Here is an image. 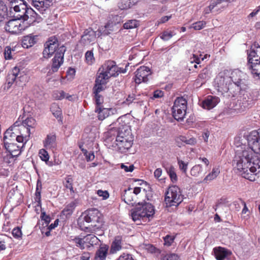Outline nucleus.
<instances>
[{"label": "nucleus", "mask_w": 260, "mask_h": 260, "mask_svg": "<svg viewBox=\"0 0 260 260\" xmlns=\"http://www.w3.org/2000/svg\"><path fill=\"white\" fill-rule=\"evenodd\" d=\"M85 58L86 62L91 65L95 62V58L92 50H88L85 54Z\"/></svg>", "instance_id": "nucleus-43"}, {"label": "nucleus", "mask_w": 260, "mask_h": 260, "mask_svg": "<svg viewBox=\"0 0 260 260\" xmlns=\"http://www.w3.org/2000/svg\"><path fill=\"white\" fill-rule=\"evenodd\" d=\"M237 102L240 109L241 110H244L247 108H249L253 104V101L250 96V94L247 92H245L242 96L239 97Z\"/></svg>", "instance_id": "nucleus-17"}, {"label": "nucleus", "mask_w": 260, "mask_h": 260, "mask_svg": "<svg viewBox=\"0 0 260 260\" xmlns=\"http://www.w3.org/2000/svg\"><path fill=\"white\" fill-rule=\"evenodd\" d=\"M76 206V203L74 202H71L62 211V214L66 216V217L70 216L73 213Z\"/></svg>", "instance_id": "nucleus-38"}, {"label": "nucleus", "mask_w": 260, "mask_h": 260, "mask_svg": "<svg viewBox=\"0 0 260 260\" xmlns=\"http://www.w3.org/2000/svg\"><path fill=\"white\" fill-rule=\"evenodd\" d=\"M20 18H17L10 20L5 25L6 30L11 34H18L30 25L31 23L28 24L27 22H25L26 20L22 21Z\"/></svg>", "instance_id": "nucleus-8"}, {"label": "nucleus", "mask_w": 260, "mask_h": 260, "mask_svg": "<svg viewBox=\"0 0 260 260\" xmlns=\"http://www.w3.org/2000/svg\"><path fill=\"white\" fill-rule=\"evenodd\" d=\"M220 170L218 168H213L212 172L210 173L204 178L203 182L207 183L208 181H211L215 179L219 174Z\"/></svg>", "instance_id": "nucleus-36"}, {"label": "nucleus", "mask_w": 260, "mask_h": 260, "mask_svg": "<svg viewBox=\"0 0 260 260\" xmlns=\"http://www.w3.org/2000/svg\"><path fill=\"white\" fill-rule=\"evenodd\" d=\"M139 25V21L136 19L129 20L123 24L124 29H132L137 27Z\"/></svg>", "instance_id": "nucleus-42"}, {"label": "nucleus", "mask_w": 260, "mask_h": 260, "mask_svg": "<svg viewBox=\"0 0 260 260\" xmlns=\"http://www.w3.org/2000/svg\"><path fill=\"white\" fill-rule=\"evenodd\" d=\"M39 156L41 159L43 161L48 160L49 159V155L48 152L44 149H41L39 152Z\"/></svg>", "instance_id": "nucleus-53"}, {"label": "nucleus", "mask_w": 260, "mask_h": 260, "mask_svg": "<svg viewBox=\"0 0 260 260\" xmlns=\"http://www.w3.org/2000/svg\"><path fill=\"white\" fill-rule=\"evenodd\" d=\"M41 189H42V183L39 179L38 180L37 185H36V200H39L40 201L41 199ZM40 202H39V203Z\"/></svg>", "instance_id": "nucleus-49"}, {"label": "nucleus", "mask_w": 260, "mask_h": 260, "mask_svg": "<svg viewBox=\"0 0 260 260\" xmlns=\"http://www.w3.org/2000/svg\"><path fill=\"white\" fill-rule=\"evenodd\" d=\"M202 56V55H200V57L198 55L193 54L192 57H191L190 58V62L191 63H196V64H200L201 63L200 58Z\"/></svg>", "instance_id": "nucleus-61"}, {"label": "nucleus", "mask_w": 260, "mask_h": 260, "mask_svg": "<svg viewBox=\"0 0 260 260\" xmlns=\"http://www.w3.org/2000/svg\"><path fill=\"white\" fill-rule=\"evenodd\" d=\"M109 246L107 245H101L96 251L94 259L95 260H105L107 257Z\"/></svg>", "instance_id": "nucleus-27"}, {"label": "nucleus", "mask_w": 260, "mask_h": 260, "mask_svg": "<svg viewBox=\"0 0 260 260\" xmlns=\"http://www.w3.org/2000/svg\"><path fill=\"white\" fill-rule=\"evenodd\" d=\"M73 181L71 175H67L65 178V181L63 183L64 187L67 189H69L71 192H74Z\"/></svg>", "instance_id": "nucleus-45"}, {"label": "nucleus", "mask_w": 260, "mask_h": 260, "mask_svg": "<svg viewBox=\"0 0 260 260\" xmlns=\"http://www.w3.org/2000/svg\"><path fill=\"white\" fill-rule=\"evenodd\" d=\"M145 249L149 252L152 253H156L159 254L160 250L155 247L153 245L151 244L146 245Z\"/></svg>", "instance_id": "nucleus-58"}, {"label": "nucleus", "mask_w": 260, "mask_h": 260, "mask_svg": "<svg viewBox=\"0 0 260 260\" xmlns=\"http://www.w3.org/2000/svg\"><path fill=\"white\" fill-rule=\"evenodd\" d=\"M152 72L149 68L146 66H141L135 72V81L137 84L142 82L147 83L149 77L151 75Z\"/></svg>", "instance_id": "nucleus-12"}, {"label": "nucleus", "mask_w": 260, "mask_h": 260, "mask_svg": "<svg viewBox=\"0 0 260 260\" xmlns=\"http://www.w3.org/2000/svg\"><path fill=\"white\" fill-rule=\"evenodd\" d=\"M206 25V22L204 21H200L193 23L191 28H193L195 30H200L204 27Z\"/></svg>", "instance_id": "nucleus-54"}, {"label": "nucleus", "mask_w": 260, "mask_h": 260, "mask_svg": "<svg viewBox=\"0 0 260 260\" xmlns=\"http://www.w3.org/2000/svg\"><path fill=\"white\" fill-rule=\"evenodd\" d=\"M19 73V69L17 67L14 68L7 76L5 89L8 90L14 83Z\"/></svg>", "instance_id": "nucleus-20"}, {"label": "nucleus", "mask_w": 260, "mask_h": 260, "mask_svg": "<svg viewBox=\"0 0 260 260\" xmlns=\"http://www.w3.org/2000/svg\"><path fill=\"white\" fill-rule=\"evenodd\" d=\"M219 101L220 100L219 98L217 96H208L203 101L202 107L204 109L210 110L215 107Z\"/></svg>", "instance_id": "nucleus-21"}, {"label": "nucleus", "mask_w": 260, "mask_h": 260, "mask_svg": "<svg viewBox=\"0 0 260 260\" xmlns=\"http://www.w3.org/2000/svg\"><path fill=\"white\" fill-rule=\"evenodd\" d=\"M66 48L64 46H60L52 59V64L51 70L53 73L56 72L63 61L64 53Z\"/></svg>", "instance_id": "nucleus-13"}, {"label": "nucleus", "mask_w": 260, "mask_h": 260, "mask_svg": "<svg viewBox=\"0 0 260 260\" xmlns=\"http://www.w3.org/2000/svg\"><path fill=\"white\" fill-rule=\"evenodd\" d=\"M57 38L55 36L50 37L47 41L44 44L45 48L43 52V56L45 58H48L50 57L53 54L57 51L59 47Z\"/></svg>", "instance_id": "nucleus-11"}, {"label": "nucleus", "mask_w": 260, "mask_h": 260, "mask_svg": "<svg viewBox=\"0 0 260 260\" xmlns=\"http://www.w3.org/2000/svg\"><path fill=\"white\" fill-rule=\"evenodd\" d=\"M101 68L110 78L118 75L119 67L116 66L115 62L114 61H107Z\"/></svg>", "instance_id": "nucleus-15"}, {"label": "nucleus", "mask_w": 260, "mask_h": 260, "mask_svg": "<svg viewBox=\"0 0 260 260\" xmlns=\"http://www.w3.org/2000/svg\"><path fill=\"white\" fill-rule=\"evenodd\" d=\"M18 132H15L13 128H8L5 132L4 137V145L10 144L11 142H15V138Z\"/></svg>", "instance_id": "nucleus-23"}, {"label": "nucleus", "mask_w": 260, "mask_h": 260, "mask_svg": "<svg viewBox=\"0 0 260 260\" xmlns=\"http://www.w3.org/2000/svg\"><path fill=\"white\" fill-rule=\"evenodd\" d=\"M50 110L52 114L57 118H60L62 115V111L59 108V106L56 104L53 103L51 105Z\"/></svg>", "instance_id": "nucleus-41"}, {"label": "nucleus", "mask_w": 260, "mask_h": 260, "mask_svg": "<svg viewBox=\"0 0 260 260\" xmlns=\"http://www.w3.org/2000/svg\"><path fill=\"white\" fill-rule=\"evenodd\" d=\"M8 240H9V238L6 235L0 236V252L6 249V242Z\"/></svg>", "instance_id": "nucleus-56"}, {"label": "nucleus", "mask_w": 260, "mask_h": 260, "mask_svg": "<svg viewBox=\"0 0 260 260\" xmlns=\"http://www.w3.org/2000/svg\"><path fill=\"white\" fill-rule=\"evenodd\" d=\"M6 149L9 152L10 154H7V157L17 156L21 153V149L23 146L22 145H17L15 142H11L10 144L4 145Z\"/></svg>", "instance_id": "nucleus-19"}, {"label": "nucleus", "mask_w": 260, "mask_h": 260, "mask_svg": "<svg viewBox=\"0 0 260 260\" xmlns=\"http://www.w3.org/2000/svg\"><path fill=\"white\" fill-rule=\"evenodd\" d=\"M122 200L127 204L134 206L137 203L136 196L133 192L132 188L128 187L127 189L124 190L123 193L121 195Z\"/></svg>", "instance_id": "nucleus-18"}, {"label": "nucleus", "mask_w": 260, "mask_h": 260, "mask_svg": "<svg viewBox=\"0 0 260 260\" xmlns=\"http://www.w3.org/2000/svg\"><path fill=\"white\" fill-rule=\"evenodd\" d=\"M99 72H101L98 74L95 82L106 85L110 77L102 70V68L99 69Z\"/></svg>", "instance_id": "nucleus-32"}, {"label": "nucleus", "mask_w": 260, "mask_h": 260, "mask_svg": "<svg viewBox=\"0 0 260 260\" xmlns=\"http://www.w3.org/2000/svg\"><path fill=\"white\" fill-rule=\"evenodd\" d=\"M96 32L91 28L86 29L81 37L80 43L83 46L93 44L96 39Z\"/></svg>", "instance_id": "nucleus-14"}, {"label": "nucleus", "mask_w": 260, "mask_h": 260, "mask_svg": "<svg viewBox=\"0 0 260 260\" xmlns=\"http://www.w3.org/2000/svg\"><path fill=\"white\" fill-rule=\"evenodd\" d=\"M222 1V0H211V3L215 12L217 13H220L228 7V4L224 3Z\"/></svg>", "instance_id": "nucleus-30"}, {"label": "nucleus", "mask_w": 260, "mask_h": 260, "mask_svg": "<svg viewBox=\"0 0 260 260\" xmlns=\"http://www.w3.org/2000/svg\"><path fill=\"white\" fill-rule=\"evenodd\" d=\"M51 3V0H34V7L43 13V11L50 6Z\"/></svg>", "instance_id": "nucleus-28"}, {"label": "nucleus", "mask_w": 260, "mask_h": 260, "mask_svg": "<svg viewBox=\"0 0 260 260\" xmlns=\"http://www.w3.org/2000/svg\"><path fill=\"white\" fill-rule=\"evenodd\" d=\"M162 260H179V256L174 253L167 254L162 258Z\"/></svg>", "instance_id": "nucleus-59"}, {"label": "nucleus", "mask_w": 260, "mask_h": 260, "mask_svg": "<svg viewBox=\"0 0 260 260\" xmlns=\"http://www.w3.org/2000/svg\"><path fill=\"white\" fill-rule=\"evenodd\" d=\"M187 101L183 97L177 98L172 108L174 118L177 121L182 120L186 113Z\"/></svg>", "instance_id": "nucleus-7"}, {"label": "nucleus", "mask_w": 260, "mask_h": 260, "mask_svg": "<svg viewBox=\"0 0 260 260\" xmlns=\"http://www.w3.org/2000/svg\"><path fill=\"white\" fill-rule=\"evenodd\" d=\"M118 6L121 10H125L131 7L129 0H120L118 4Z\"/></svg>", "instance_id": "nucleus-50"}, {"label": "nucleus", "mask_w": 260, "mask_h": 260, "mask_svg": "<svg viewBox=\"0 0 260 260\" xmlns=\"http://www.w3.org/2000/svg\"><path fill=\"white\" fill-rule=\"evenodd\" d=\"M246 77V75L243 72L236 70L231 73L230 76L220 73L217 76L215 82L218 91L234 97L240 91L247 88L248 83Z\"/></svg>", "instance_id": "nucleus-2"}, {"label": "nucleus", "mask_w": 260, "mask_h": 260, "mask_svg": "<svg viewBox=\"0 0 260 260\" xmlns=\"http://www.w3.org/2000/svg\"><path fill=\"white\" fill-rule=\"evenodd\" d=\"M22 46L24 48H29L32 46V36L31 34L25 36L22 39Z\"/></svg>", "instance_id": "nucleus-39"}, {"label": "nucleus", "mask_w": 260, "mask_h": 260, "mask_svg": "<svg viewBox=\"0 0 260 260\" xmlns=\"http://www.w3.org/2000/svg\"><path fill=\"white\" fill-rule=\"evenodd\" d=\"M255 53L252 52L247 57V69L250 71L253 77L260 78V56L255 55Z\"/></svg>", "instance_id": "nucleus-9"}, {"label": "nucleus", "mask_w": 260, "mask_h": 260, "mask_svg": "<svg viewBox=\"0 0 260 260\" xmlns=\"http://www.w3.org/2000/svg\"><path fill=\"white\" fill-rule=\"evenodd\" d=\"M103 220L101 213L95 209H89L83 212L78 220L81 229L93 232L101 228Z\"/></svg>", "instance_id": "nucleus-3"}, {"label": "nucleus", "mask_w": 260, "mask_h": 260, "mask_svg": "<svg viewBox=\"0 0 260 260\" xmlns=\"http://www.w3.org/2000/svg\"><path fill=\"white\" fill-rule=\"evenodd\" d=\"M94 111L98 114V118L100 121H103L106 118L116 114L117 113L115 108H106L103 106L95 107Z\"/></svg>", "instance_id": "nucleus-16"}, {"label": "nucleus", "mask_w": 260, "mask_h": 260, "mask_svg": "<svg viewBox=\"0 0 260 260\" xmlns=\"http://www.w3.org/2000/svg\"><path fill=\"white\" fill-rule=\"evenodd\" d=\"M52 98L55 100H62L63 99H66L70 101L73 100V95L66 93L63 90L54 91L52 93Z\"/></svg>", "instance_id": "nucleus-29"}, {"label": "nucleus", "mask_w": 260, "mask_h": 260, "mask_svg": "<svg viewBox=\"0 0 260 260\" xmlns=\"http://www.w3.org/2000/svg\"><path fill=\"white\" fill-rule=\"evenodd\" d=\"M44 146L46 149H52L56 146V135L53 134L48 135L44 141Z\"/></svg>", "instance_id": "nucleus-24"}, {"label": "nucleus", "mask_w": 260, "mask_h": 260, "mask_svg": "<svg viewBox=\"0 0 260 260\" xmlns=\"http://www.w3.org/2000/svg\"><path fill=\"white\" fill-rule=\"evenodd\" d=\"M99 239L94 235L88 234L84 237V241L91 245H96L99 242Z\"/></svg>", "instance_id": "nucleus-40"}, {"label": "nucleus", "mask_w": 260, "mask_h": 260, "mask_svg": "<svg viewBox=\"0 0 260 260\" xmlns=\"http://www.w3.org/2000/svg\"><path fill=\"white\" fill-rule=\"evenodd\" d=\"M73 241L75 243L76 246L79 247L81 249H84V244L85 243L84 241V238H80L78 237H75L73 239Z\"/></svg>", "instance_id": "nucleus-55"}, {"label": "nucleus", "mask_w": 260, "mask_h": 260, "mask_svg": "<svg viewBox=\"0 0 260 260\" xmlns=\"http://www.w3.org/2000/svg\"><path fill=\"white\" fill-rule=\"evenodd\" d=\"M248 145L237 146L233 160V166L242 176L251 181L257 180L260 175V129L252 131L244 135Z\"/></svg>", "instance_id": "nucleus-1"}, {"label": "nucleus", "mask_w": 260, "mask_h": 260, "mask_svg": "<svg viewBox=\"0 0 260 260\" xmlns=\"http://www.w3.org/2000/svg\"><path fill=\"white\" fill-rule=\"evenodd\" d=\"M96 104L95 107H102V104L104 102L103 97L100 94H94Z\"/></svg>", "instance_id": "nucleus-57"}, {"label": "nucleus", "mask_w": 260, "mask_h": 260, "mask_svg": "<svg viewBox=\"0 0 260 260\" xmlns=\"http://www.w3.org/2000/svg\"><path fill=\"white\" fill-rule=\"evenodd\" d=\"M210 74L209 70L207 68L203 69L198 75L197 82H201L202 84L205 83L206 81L209 79Z\"/></svg>", "instance_id": "nucleus-34"}, {"label": "nucleus", "mask_w": 260, "mask_h": 260, "mask_svg": "<svg viewBox=\"0 0 260 260\" xmlns=\"http://www.w3.org/2000/svg\"><path fill=\"white\" fill-rule=\"evenodd\" d=\"M12 235L16 238H19L21 237L22 233L19 228H14L12 232Z\"/></svg>", "instance_id": "nucleus-63"}, {"label": "nucleus", "mask_w": 260, "mask_h": 260, "mask_svg": "<svg viewBox=\"0 0 260 260\" xmlns=\"http://www.w3.org/2000/svg\"><path fill=\"white\" fill-rule=\"evenodd\" d=\"M202 171V167L200 165H196L190 170V174L194 177L198 176Z\"/></svg>", "instance_id": "nucleus-46"}, {"label": "nucleus", "mask_w": 260, "mask_h": 260, "mask_svg": "<svg viewBox=\"0 0 260 260\" xmlns=\"http://www.w3.org/2000/svg\"><path fill=\"white\" fill-rule=\"evenodd\" d=\"M165 168L172 182L173 183L176 182L178 180V178L174 167L171 165L169 167H165Z\"/></svg>", "instance_id": "nucleus-35"}, {"label": "nucleus", "mask_w": 260, "mask_h": 260, "mask_svg": "<svg viewBox=\"0 0 260 260\" xmlns=\"http://www.w3.org/2000/svg\"><path fill=\"white\" fill-rule=\"evenodd\" d=\"M214 252L217 260H224L231 253L226 249L220 247L214 248Z\"/></svg>", "instance_id": "nucleus-26"}, {"label": "nucleus", "mask_w": 260, "mask_h": 260, "mask_svg": "<svg viewBox=\"0 0 260 260\" xmlns=\"http://www.w3.org/2000/svg\"><path fill=\"white\" fill-rule=\"evenodd\" d=\"M27 9H24L23 10L21 9V7L19 6H18V8L14 9V11L17 13L16 17L17 18H22L24 20H27L28 18V16L27 15L28 10Z\"/></svg>", "instance_id": "nucleus-37"}, {"label": "nucleus", "mask_w": 260, "mask_h": 260, "mask_svg": "<svg viewBox=\"0 0 260 260\" xmlns=\"http://www.w3.org/2000/svg\"><path fill=\"white\" fill-rule=\"evenodd\" d=\"M84 137L88 138L89 140L92 141L94 139V134L90 131L89 128H87L85 129Z\"/></svg>", "instance_id": "nucleus-60"}, {"label": "nucleus", "mask_w": 260, "mask_h": 260, "mask_svg": "<svg viewBox=\"0 0 260 260\" xmlns=\"http://www.w3.org/2000/svg\"><path fill=\"white\" fill-rule=\"evenodd\" d=\"M155 213L153 206L149 203L145 202L138 204L135 210L132 212V217L134 221L144 220L152 217Z\"/></svg>", "instance_id": "nucleus-5"}, {"label": "nucleus", "mask_w": 260, "mask_h": 260, "mask_svg": "<svg viewBox=\"0 0 260 260\" xmlns=\"http://www.w3.org/2000/svg\"><path fill=\"white\" fill-rule=\"evenodd\" d=\"M30 135L28 129L26 130V132L24 133L20 131V132H18V134H17L15 141L20 143V144L23 143H25L29 139Z\"/></svg>", "instance_id": "nucleus-33"}, {"label": "nucleus", "mask_w": 260, "mask_h": 260, "mask_svg": "<svg viewBox=\"0 0 260 260\" xmlns=\"http://www.w3.org/2000/svg\"><path fill=\"white\" fill-rule=\"evenodd\" d=\"M24 119L23 120L20 127L19 130L21 132H26V130H29V134H30V129L32 126V108L29 105H26L24 108Z\"/></svg>", "instance_id": "nucleus-10"}, {"label": "nucleus", "mask_w": 260, "mask_h": 260, "mask_svg": "<svg viewBox=\"0 0 260 260\" xmlns=\"http://www.w3.org/2000/svg\"><path fill=\"white\" fill-rule=\"evenodd\" d=\"M6 4L10 8L11 12L12 10L18 8V6L21 7V9L23 10L24 9H27V7L23 0H6Z\"/></svg>", "instance_id": "nucleus-22"}, {"label": "nucleus", "mask_w": 260, "mask_h": 260, "mask_svg": "<svg viewBox=\"0 0 260 260\" xmlns=\"http://www.w3.org/2000/svg\"><path fill=\"white\" fill-rule=\"evenodd\" d=\"M122 237L116 236L114 241L112 243L110 251L114 253L120 250L121 249Z\"/></svg>", "instance_id": "nucleus-31"}, {"label": "nucleus", "mask_w": 260, "mask_h": 260, "mask_svg": "<svg viewBox=\"0 0 260 260\" xmlns=\"http://www.w3.org/2000/svg\"><path fill=\"white\" fill-rule=\"evenodd\" d=\"M105 84L98 83L95 82L94 86L93 87V94H100V93L105 89Z\"/></svg>", "instance_id": "nucleus-47"}, {"label": "nucleus", "mask_w": 260, "mask_h": 260, "mask_svg": "<svg viewBox=\"0 0 260 260\" xmlns=\"http://www.w3.org/2000/svg\"><path fill=\"white\" fill-rule=\"evenodd\" d=\"M40 217L41 218V222H43L41 226H48L50 222V217L47 215L44 212L41 213Z\"/></svg>", "instance_id": "nucleus-48"}, {"label": "nucleus", "mask_w": 260, "mask_h": 260, "mask_svg": "<svg viewBox=\"0 0 260 260\" xmlns=\"http://www.w3.org/2000/svg\"><path fill=\"white\" fill-rule=\"evenodd\" d=\"M178 164L180 170L184 174L187 172V167L188 163L185 162L180 159H178Z\"/></svg>", "instance_id": "nucleus-51"}, {"label": "nucleus", "mask_w": 260, "mask_h": 260, "mask_svg": "<svg viewBox=\"0 0 260 260\" xmlns=\"http://www.w3.org/2000/svg\"><path fill=\"white\" fill-rule=\"evenodd\" d=\"M183 201L180 188L176 185L170 186L165 192V202L167 207L178 206Z\"/></svg>", "instance_id": "nucleus-6"}, {"label": "nucleus", "mask_w": 260, "mask_h": 260, "mask_svg": "<svg viewBox=\"0 0 260 260\" xmlns=\"http://www.w3.org/2000/svg\"><path fill=\"white\" fill-rule=\"evenodd\" d=\"M117 260H135L131 254H123L119 256Z\"/></svg>", "instance_id": "nucleus-64"}, {"label": "nucleus", "mask_w": 260, "mask_h": 260, "mask_svg": "<svg viewBox=\"0 0 260 260\" xmlns=\"http://www.w3.org/2000/svg\"><path fill=\"white\" fill-rule=\"evenodd\" d=\"M133 142V138L128 127L125 126L122 128L119 127L115 141L116 149L121 153H124L132 147Z\"/></svg>", "instance_id": "nucleus-4"}, {"label": "nucleus", "mask_w": 260, "mask_h": 260, "mask_svg": "<svg viewBox=\"0 0 260 260\" xmlns=\"http://www.w3.org/2000/svg\"><path fill=\"white\" fill-rule=\"evenodd\" d=\"M174 34L171 31H163L160 36V38L164 41H167L170 40L173 36Z\"/></svg>", "instance_id": "nucleus-52"}, {"label": "nucleus", "mask_w": 260, "mask_h": 260, "mask_svg": "<svg viewBox=\"0 0 260 260\" xmlns=\"http://www.w3.org/2000/svg\"><path fill=\"white\" fill-rule=\"evenodd\" d=\"M133 102L139 104L140 106H142V105H143V102L142 101H138V99L136 98V95L134 94L128 95L125 101L124 102V103H126L127 105H129V104Z\"/></svg>", "instance_id": "nucleus-44"}, {"label": "nucleus", "mask_w": 260, "mask_h": 260, "mask_svg": "<svg viewBox=\"0 0 260 260\" xmlns=\"http://www.w3.org/2000/svg\"><path fill=\"white\" fill-rule=\"evenodd\" d=\"M12 49L10 46H7L5 49L4 55L6 59H10L12 58Z\"/></svg>", "instance_id": "nucleus-62"}, {"label": "nucleus", "mask_w": 260, "mask_h": 260, "mask_svg": "<svg viewBox=\"0 0 260 260\" xmlns=\"http://www.w3.org/2000/svg\"><path fill=\"white\" fill-rule=\"evenodd\" d=\"M177 145L180 147L181 143H184L186 144L190 145H194L197 143V140L195 138L187 137L186 136H179L175 139Z\"/></svg>", "instance_id": "nucleus-25"}]
</instances>
